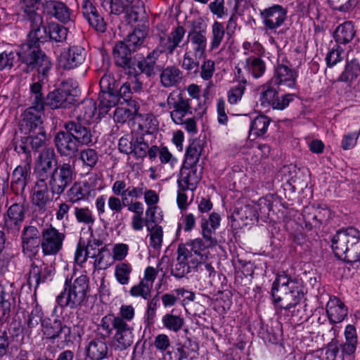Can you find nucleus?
<instances>
[{
    "label": "nucleus",
    "mask_w": 360,
    "mask_h": 360,
    "mask_svg": "<svg viewBox=\"0 0 360 360\" xmlns=\"http://www.w3.org/2000/svg\"><path fill=\"white\" fill-rule=\"evenodd\" d=\"M135 309L131 305L123 304L120 307L117 316L108 314L103 316L99 327L109 336L112 330L115 331L113 341L116 347L120 350L130 347L134 341V324Z\"/></svg>",
    "instance_id": "1"
},
{
    "label": "nucleus",
    "mask_w": 360,
    "mask_h": 360,
    "mask_svg": "<svg viewBox=\"0 0 360 360\" xmlns=\"http://www.w3.org/2000/svg\"><path fill=\"white\" fill-rule=\"evenodd\" d=\"M174 310L171 313L165 314L162 317V323L163 326L174 333L179 332L184 324V319L180 315L174 314Z\"/></svg>",
    "instance_id": "52"
},
{
    "label": "nucleus",
    "mask_w": 360,
    "mask_h": 360,
    "mask_svg": "<svg viewBox=\"0 0 360 360\" xmlns=\"http://www.w3.org/2000/svg\"><path fill=\"white\" fill-rule=\"evenodd\" d=\"M258 217L257 205H245L238 208L233 214L235 221H241L245 225L257 221Z\"/></svg>",
    "instance_id": "41"
},
{
    "label": "nucleus",
    "mask_w": 360,
    "mask_h": 360,
    "mask_svg": "<svg viewBox=\"0 0 360 360\" xmlns=\"http://www.w3.org/2000/svg\"><path fill=\"white\" fill-rule=\"evenodd\" d=\"M191 101L181 94L174 96L170 94L167 99L170 117L173 122L178 125H184V129L189 133H196V122Z\"/></svg>",
    "instance_id": "6"
},
{
    "label": "nucleus",
    "mask_w": 360,
    "mask_h": 360,
    "mask_svg": "<svg viewBox=\"0 0 360 360\" xmlns=\"http://www.w3.org/2000/svg\"><path fill=\"white\" fill-rule=\"evenodd\" d=\"M79 159L82 161L84 166L92 169L98 162V155L96 150L86 148L80 152Z\"/></svg>",
    "instance_id": "63"
},
{
    "label": "nucleus",
    "mask_w": 360,
    "mask_h": 360,
    "mask_svg": "<svg viewBox=\"0 0 360 360\" xmlns=\"http://www.w3.org/2000/svg\"><path fill=\"white\" fill-rule=\"evenodd\" d=\"M217 244H210L203 238H198L187 242L184 246H186L190 251L200 259L204 260L207 257L208 248L215 246Z\"/></svg>",
    "instance_id": "45"
},
{
    "label": "nucleus",
    "mask_w": 360,
    "mask_h": 360,
    "mask_svg": "<svg viewBox=\"0 0 360 360\" xmlns=\"http://www.w3.org/2000/svg\"><path fill=\"white\" fill-rule=\"evenodd\" d=\"M44 13L55 17L63 23L73 20L72 11L63 2L55 0L46 1L43 4Z\"/></svg>",
    "instance_id": "24"
},
{
    "label": "nucleus",
    "mask_w": 360,
    "mask_h": 360,
    "mask_svg": "<svg viewBox=\"0 0 360 360\" xmlns=\"http://www.w3.org/2000/svg\"><path fill=\"white\" fill-rule=\"evenodd\" d=\"M207 44L206 31L194 30L188 32L181 63L184 70L189 73H198L199 60L205 56Z\"/></svg>",
    "instance_id": "5"
},
{
    "label": "nucleus",
    "mask_w": 360,
    "mask_h": 360,
    "mask_svg": "<svg viewBox=\"0 0 360 360\" xmlns=\"http://www.w3.org/2000/svg\"><path fill=\"white\" fill-rule=\"evenodd\" d=\"M41 250L44 256L56 255L63 249L65 234L52 225L44 228L41 232Z\"/></svg>",
    "instance_id": "10"
},
{
    "label": "nucleus",
    "mask_w": 360,
    "mask_h": 360,
    "mask_svg": "<svg viewBox=\"0 0 360 360\" xmlns=\"http://www.w3.org/2000/svg\"><path fill=\"white\" fill-rule=\"evenodd\" d=\"M176 349L179 356L178 360L193 359L194 358L197 352L198 346L195 343H192L190 340H188L182 345H177Z\"/></svg>",
    "instance_id": "61"
},
{
    "label": "nucleus",
    "mask_w": 360,
    "mask_h": 360,
    "mask_svg": "<svg viewBox=\"0 0 360 360\" xmlns=\"http://www.w3.org/2000/svg\"><path fill=\"white\" fill-rule=\"evenodd\" d=\"M45 32H48L50 39L56 42H63L65 41L68 34L67 29L58 24L49 25Z\"/></svg>",
    "instance_id": "62"
},
{
    "label": "nucleus",
    "mask_w": 360,
    "mask_h": 360,
    "mask_svg": "<svg viewBox=\"0 0 360 360\" xmlns=\"http://www.w3.org/2000/svg\"><path fill=\"white\" fill-rule=\"evenodd\" d=\"M11 293L6 291L5 289L0 290V321H6L10 316L11 303L10 299L14 301L13 297L12 285L10 286Z\"/></svg>",
    "instance_id": "53"
},
{
    "label": "nucleus",
    "mask_w": 360,
    "mask_h": 360,
    "mask_svg": "<svg viewBox=\"0 0 360 360\" xmlns=\"http://www.w3.org/2000/svg\"><path fill=\"white\" fill-rule=\"evenodd\" d=\"M99 101L101 110L104 112H107L110 108L114 107L120 102V98L117 92L114 91H105L101 93Z\"/></svg>",
    "instance_id": "58"
},
{
    "label": "nucleus",
    "mask_w": 360,
    "mask_h": 360,
    "mask_svg": "<svg viewBox=\"0 0 360 360\" xmlns=\"http://www.w3.org/2000/svg\"><path fill=\"white\" fill-rule=\"evenodd\" d=\"M27 207L24 203L11 205L4 218L6 229L13 234H17L26 217Z\"/></svg>",
    "instance_id": "17"
},
{
    "label": "nucleus",
    "mask_w": 360,
    "mask_h": 360,
    "mask_svg": "<svg viewBox=\"0 0 360 360\" xmlns=\"http://www.w3.org/2000/svg\"><path fill=\"white\" fill-rule=\"evenodd\" d=\"M82 12L89 24L96 31L101 32L105 31L106 24L104 19L91 1L89 0L82 1Z\"/></svg>",
    "instance_id": "25"
},
{
    "label": "nucleus",
    "mask_w": 360,
    "mask_h": 360,
    "mask_svg": "<svg viewBox=\"0 0 360 360\" xmlns=\"http://www.w3.org/2000/svg\"><path fill=\"white\" fill-rule=\"evenodd\" d=\"M55 143L58 151L62 155L70 156L78 150V143L68 131H59L55 136Z\"/></svg>",
    "instance_id": "32"
},
{
    "label": "nucleus",
    "mask_w": 360,
    "mask_h": 360,
    "mask_svg": "<svg viewBox=\"0 0 360 360\" xmlns=\"http://www.w3.org/2000/svg\"><path fill=\"white\" fill-rule=\"evenodd\" d=\"M94 266L96 269H107L114 264L111 252L106 248H102L98 250L94 257Z\"/></svg>",
    "instance_id": "54"
},
{
    "label": "nucleus",
    "mask_w": 360,
    "mask_h": 360,
    "mask_svg": "<svg viewBox=\"0 0 360 360\" xmlns=\"http://www.w3.org/2000/svg\"><path fill=\"white\" fill-rule=\"evenodd\" d=\"M146 33L141 30H135L129 34L124 41L125 45L133 51L141 47L145 40Z\"/></svg>",
    "instance_id": "60"
},
{
    "label": "nucleus",
    "mask_w": 360,
    "mask_h": 360,
    "mask_svg": "<svg viewBox=\"0 0 360 360\" xmlns=\"http://www.w3.org/2000/svg\"><path fill=\"white\" fill-rule=\"evenodd\" d=\"M20 240L22 254L30 259L35 258L41 248V236L37 227L32 225L24 226Z\"/></svg>",
    "instance_id": "11"
},
{
    "label": "nucleus",
    "mask_w": 360,
    "mask_h": 360,
    "mask_svg": "<svg viewBox=\"0 0 360 360\" xmlns=\"http://www.w3.org/2000/svg\"><path fill=\"white\" fill-rule=\"evenodd\" d=\"M30 162H26L24 166H18L13 172L11 186L16 192L23 191L30 176Z\"/></svg>",
    "instance_id": "37"
},
{
    "label": "nucleus",
    "mask_w": 360,
    "mask_h": 360,
    "mask_svg": "<svg viewBox=\"0 0 360 360\" xmlns=\"http://www.w3.org/2000/svg\"><path fill=\"white\" fill-rule=\"evenodd\" d=\"M135 124L137 126L141 136H143L154 133L158 129V121L153 114H139L136 117Z\"/></svg>",
    "instance_id": "38"
},
{
    "label": "nucleus",
    "mask_w": 360,
    "mask_h": 360,
    "mask_svg": "<svg viewBox=\"0 0 360 360\" xmlns=\"http://www.w3.org/2000/svg\"><path fill=\"white\" fill-rule=\"evenodd\" d=\"M44 106L32 105L27 108L22 114L20 122L21 129L27 134V131H33L44 129L41 117L44 115Z\"/></svg>",
    "instance_id": "19"
},
{
    "label": "nucleus",
    "mask_w": 360,
    "mask_h": 360,
    "mask_svg": "<svg viewBox=\"0 0 360 360\" xmlns=\"http://www.w3.org/2000/svg\"><path fill=\"white\" fill-rule=\"evenodd\" d=\"M202 147L200 142H193L186 148V163L191 166H195L202 154Z\"/></svg>",
    "instance_id": "59"
},
{
    "label": "nucleus",
    "mask_w": 360,
    "mask_h": 360,
    "mask_svg": "<svg viewBox=\"0 0 360 360\" xmlns=\"http://www.w3.org/2000/svg\"><path fill=\"white\" fill-rule=\"evenodd\" d=\"M88 288L89 279L86 275H80L73 282L67 278L63 291L56 297V302L61 307L76 308L84 301Z\"/></svg>",
    "instance_id": "7"
},
{
    "label": "nucleus",
    "mask_w": 360,
    "mask_h": 360,
    "mask_svg": "<svg viewBox=\"0 0 360 360\" xmlns=\"http://www.w3.org/2000/svg\"><path fill=\"white\" fill-rule=\"evenodd\" d=\"M132 265L128 262H118L115 266L114 276L118 283L126 285L129 283Z\"/></svg>",
    "instance_id": "50"
},
{
    "label": "nucleus",
    "mask_w": 360,
    "mask_h": 360,
    "mask_svg": "<svg viewBox=\"0 0 360 360\" xmlns=\"http://www.w3.org/2000/svg\"><path fill=\"white\" fill-rule=\"evenodd\" d=\"M271 84V82L263 86L259 96L261 105L264 107H271L274 110H284L294 100L295 94H286L279 96L277 90Z\"/></svg>",
    "instance_id": "13"
},
{
    "label": "nucleus",
    "mask_w": 360,
    "mask_h": 360,
    "mask_svg": "<svg viewBox=\"0 0 360 360\" xmlns=\"http://www.w3.org/2000/svg\"><path fill=\"white\" fill-rule=\"evenodd\" d=\"M145 186L143 182L135 185L127 182L125 179H117L113 182L111 190L112 192H115L129 202L141 199L144 195Z\"/></svg>",
    "instance_id": "16"
},
{
    "label": "nucleus",
    "mask_w": 360,
    "mask_h": 360,
    "mask_svg": "<svg viewBox=\"0 0 360 360\" xmlns=\"http://www.w3.org/2000/svg\"><path fill=\"white\" fill-rule=\"evenodd\" d=\"M96 176H92L87 180L76 182L68 191L67 196L72 204L94 198L97 193Z\"/></svg>",
    "instance_id": "12"
},
{
    "label": "nucleus",
    "mask_w": 360,
    "mask_h": 360,
    "mask_svg": "<svg viewBox=\"0 0 360 360\" xmlns=\"http://www.w3.org/2000/svg\"><path fill=\"white\" fill-rule=\"evenodd\" d=\"M83 124L82 122L70 121L65 124V128L78 144L89 145L92 143V134L91 130Z\"/></svg>",
    "instance_id": "29"
},
{
    "label": "nucleus",
    "mask_w": 360,
    "mask_h": 360,
    "mask_svg": "<svg viewBox=\"0 0 360 360\" xmlns=\"http://www.w3.org/2000/svg\"><path fill=\"white\" fill-rule=\"evenodd\" d=\"M327 316L330 323L342 322L347 316V308L338 297H330L326 307Z\"/></svg>",
    "instance_id": "30"
},
{
    "label": "nucleus",
    "mask_w": 360,
    "mask_h": 360,
    "mask_svg": "<svg viewBox=\"0 0 360 360\" xmlns=\"http://www.w3.org/2000/svg\"><path fill=\"white\" fill-rule=\"evenodd\" d=\"M298 285L300 284L297 281L291 279L285 273L279 274L272 284L271 295H274V292L276 294L288 289H293L295 287H297Z\"/></svg>",
    "instance_id": "51"
},
{
    "label": "nucleus",
    "mask_w": 360,
    "mask_h": 360,
    "mask_svg": "<svg viewBox=\"0 0 360 360\" xmlns=\"http://www.w3.org/2000/svg\"><path fill=\"white\" fill-rule=\"evenodd\" d=\"M27 133L29 136L21 139L20 143L15 146V150L25 155L26 162H31L32 151H37L41 148L45 144L47 136L44 129Z\"/></svg>",
    "instance_id": "14"
},
{
    "label": "nucleus",
    "mask_w": 360,
    "mask_h": 360,
    "mask_svg": "<svg viewBox=\"0 0 360 360\" xmlns=\"http://www.w3.org/2000/svg\"><path fill=\"white\" fill-rule=\"evenodd\" d=\"M236 78L238 83L233 85L227 92L228 102L231 105L236 104L241 100L247 84V79L242 74L241 69L238 68H236Z\"/></svg>",
    "instance_id": "34"
},
{
    "label": "nucleus",
    "mask_w": 360,
    "mask_h": 360,
    "mask_svg": "<svg viewBox=\"0 0 360 360\" xmlns=\"http://www.w3.org/2000/svg\"><path fill=\"white\" fill-rule=\"evenodd\" d=\"M39 32L40 30L37 28L29 33L27 43L22 44L20 52H18V59L27 66V72L37 68L39 74L46 76L52 68V63L39 49L41 42L38 37Z\"/></svg>",
    "instance_id": "3"
},
{
    "label": "nucleus",
    "mask_w": 360,
    "mask_h": 360,
    "mask_svg": "<svg viewBox=\"0 0 360 360\" xmlns=\"http://www.w3.org/2000/svg\"><path fill=\"white\" fill-rule=\"evenodd\" d=\"M159 306V298L158 296H155L147 302L144 314V323L146 326L150 327L154 325L156 320V311Z\"/></svg>",
    "instance_id": "57"
},
{
    "label": "nucleus",
    "mask_w": 360,
    "mask_h": 360,
    "mask_svg": "<svg viewBox=\"0 0 360 360\" xmlns=\"http://www.w3.org/2000/svg\"><path fill=\"white\" fill-rule=\"evenodd\" d=\"M200 260L186 246L180 245L177 250L176 262L171 269V274L176 278H181L186 274L195 273L200 266Z\"/></svg>",
    "instance_id": "8"
},
{
    "label": "nucleus",
    "mask_w": 360,
    "mask_h": 360,
    "mask_svg": "<svg viewBox=\"0 0 360 360\" xmlns=\"http://www.w3.org/2000/svg\"><path fill=\"white\" fill-rule=\"evenodd\" d=\"M160 79L161 84L165 88L176 86L183 79V72L176 66H167L161 72Z\"/></svg>",
    "instance_id": "36"
},
{
    "label": "nucleus",
    "mask_w": 360,
    "mask_h": 360,
    "mask_svg": "<svg viewBox=\"0 0 360 360\" xmlns=\"http://www.w3.org/2000/svg\"><path fill=\"white\" fill-rule=\"evenodd\" d=\"M96 110L95 101L93 99H86L76 106L75 115L77 121L86 124L89 123L94 118Z\"/></svg>",
    "instance_id": "35"
},
{
    "label": "nucleus",
    "mask_w": 360,
    "mask_h": 360,
    "mask_svg": "<svg viewBox=\"0 0 360 360\" xmlns=\"http://www.w3.org/2000/svg\"><path fill=\"white\" fill-rule=\"evenodd\" d=\"M49 184L44 181H37L33 189L32 202L39 210H45L46 205L52 200Z\"/></svg>",
    "instance_id": "31"
},
{
    "label": "nucleus",
    "mask_w": 360,
    "mask_h": 360,
    "mask_svg": "<svg viewBox=\"0 0 360 360\" xmlns=\"http://www.w3.org/2000/svg\"><path fill=\"white\" fill-rule=\"evenodd\" d=\"M74 179V168L70 163L56 166L49 176V188L52 195H60Z\"/></svg>",
    "instance_id": "9"
},
{
    "label": "nucleus",
    "mask_w": 360,
    "mask_h": 360,
    "mask_svg": "<svg viewBox=\"0 0 360 360\" xmlns=\"http://www.w3.org/2000/svg\"><path fill=\"white\" fill-rule=\"evenodd\" d=\"M41 330L45 338L49 340L58 338L63 333L65 338L69 337L71 333L70 328L57 318L54 319L44 318L41 321Z\"/></svg>",
    "instance_id": "23"
},
{
    "label": "nucleus",
    "mask_w": 360,
    "mask_h": 360,
    "mask_svg": "<svg viewBox=\"0 0 360 360\" xmlns=\"http://www.w3.org/2000/svg\"><path fill=\"white\" fill-rule=\"evenodd\" d=\"M225 30L221 22L215 21L212 25V36L210 43L211 50L217 49L224 37Z\"/></svg>",
    "instance_id": "56"
},
{
    "label": "nucleus",
    "mask_w": 360,
    "mask_h": 360,
    "mask_svg": "<svg viewBox=\"0 0 360 360\" xmlns=\"http://www.w3.org/2000/svg\"><path fill=\"white\" fill-rule=\"evenodd\" d=\"M274 302L281 308L290 309L297 305L304 297L300 285L272 295Z\"/></svg>",
    "instance_id": "21"
},
{
    "label": "nucleus",
    "mask_w": 360,
    "mask_h": 360,
    "mask_svg": "<svg viewBox=\"0 0 360 360\" xmlns=\"http://www.w3.org/2000/svg\"><path fill=\"white\" fill-rule=\"evenodd\" d=\"M133 52L123 41L117 42L113 49L115 62L118 66H126L131 60V54Z\"/></svg>",
    "instance_id": "49"
},
{
    "label": "nucleus",
    "mask_w": 360,
    "mask_h": 360,
    "mask_svg": "<svg viewBox=\"0 0 360 360\" xmlns=\"http://www.w3.org/2000/svg\"><path fill=\"white\" fill-rule=\"evenodd\" d=\"M91 242L97 246H100L103 244V240L94 238V236L91 232L90 239L86 245L84 243H82L81 241L77 244L75 253V261L77 264L82 265L86 261L88 257L91 258L94 257L95 253L91 255L89 251V248L91 246Z\"/></svg>",
    "instance_id": "43"
},
{
    "label": "nucleus",
    "mask_w": 360,
    "mask_h": 360,
    "mask_svg": "<svg viewBox=\"0 0 360 360\" xmlns=\"http://www.w3.org/2000/svg\"><path fill=\"white\" fill-rule=\"evenodd\" d=\"M345 354L340 352L338 340H332L326 347L325 360H344Z\"/></svg>",
    "instance_id": "64"
},
{
    "label": "nucleus",
    "mask_w": 360,
    "mask_h": 360,
    "mask_svg": "<svg viewBox=\"0 0 360 360\" xmlns=\"http://www.w3.org/2000/svg\"><path fill=\"white\" fill-rule=\"evenodd\" d=\"M200 178L201 176L197 172L195 166H184L181 169L180 175L177 179L178 187L182 189L194 191Z\"/></svg>",
    "instance_id": "33"
},
{
    "label": "nucleus",
    "mask_w": 360,
    "mask_h": 360,
    "mask_svg": "<svg viewBox=\"0 0 360 360\" xmlns=\"http://www.w3.org/2000/svg\"><path fill=\"white\" fill-rule=\"evenodd\" d=\"M244 69L255 79H259L266 72V63L261 56L245 58Z\"/></svg>",
    "instance_id": "40"
},
{
    "label": "nucleus",
    "mask_w": 360,
    "mask_h": 360,
    "mask_svg": "<svg viewBox=\"0 0 360 360\" xmlns=\"http://www.w3.org/2000/svg\"><path fill=\"white\" fill-rule=\"evenodd\" d=\"M271 122L270 119L264 115H259L254 118L250 126L249 137L255 139L266 134Z\"/></svg>",
    "instance_id": "46"
},
{
    "label": "nucleus",
    "mask_w": 360,
    "mask_h": 360,
    "mask_svg": "<svg viewBox=\"0 0 360 360\" xmlns=\"http://www.w3.org/2000/svg\"><path fill=\"white\" fill-rule=\"evenodd\" d=\"M356 30L352 21H345L339 25L334 32V39L338 44H346L354 37Z\"/></svg>",
    "instance_id": "42"
},
{
    "label": "nucleus",
    "mask_w": 360,
    "mask_h": 360,
    "mask_svg": "<svg viewBox=\"0 0 360 360\" xmlns=\"http://www.w3.org/2000/svg\"><path fill=\"white\" fill-rule=\"evenodd\" d=\"M185 34L186 29L178 25L173 27L168 34L160 37L157 46L145 58L139 61L137 67L139 71L150 76L160 55L172 56L177 47L181 46V44L184 45Z\"/></svg>",
    "instance_id": "2"
},
{
    "label": "nucleus",
    "mask_w": 360,
    "mask_h": 360,
    "mask_svg": "<svg viewBox=\"0 0 360 360\" xmlns=\"http://www.w3.org/2000/svg\"><path fill=\"white\" fill-rule=\"evenodd\" d=\"M133 2L134 0H104L102 6L105 10L108 6L112 14L120 15L125 13L130 20L136 21L138 12L135 8L138 6L134 5Z\"/></svg>",
    "instance_id": "22"
},
{
    "label": "nucleus",
    "mask_w": 360,
    "mask_h": 360,
    "mask_svg": "<svg viewBox=\"0 0 360 360\" xmlns=\"http://www.w3.org/2000/svg\"><path fill=\"white\" fill-rule=\"evenodd\" d=\"M360 76V62L356 58L347 60L344 70L340 75L338 81L352 84Z\"/></svg>",
    "instance_id": "44"
},
{
    "label": "nucleus",
    "mask_w": 360,
    "mask_h": 360,
    "mask_svg": "<svg viewBox=\"0 0 360 360\" xmlns=\"http://www.w3.org/2000/svg\"><path fill=\"white\" fill-rule=\"evenodd\" d=\"M297 72L283 63H278L275 67L274 76L271 82L276 85H283L289 88L295 86Z\"/></svg>",
    "instance_id": "26"
},
{
    "label": "nucleus",
    "mask_w": 360,
    "mask_h": 360,
    "mask_svg": "<svg viewBox=\"0 0 360 360\" xmlns=\"http://www.w3.org/2000/svg\"><path fill=\"white\" fill-rule=\"evenodd\" d=\"M345 342L340 345L342 352L345 355L355 353L358 345L356 328L351 324L346 326L344 331Z\"/></svg>",
    "instance_id": "39"
},
{
    "label": "nucleus",
    "mask_w": 360,
    "mask_h": 360,
    "mask_svg": "<svg viewBox=\"0 0 360 360\" xmlns=\"http://www.w3.org/2000/svg\"><path fill=\"white\" fill-rule=\"evenodd\" d=\"M331 248L335 257L352 265L360 263V231L349 227L337 231L332 238Z\"/></svg>",
    "instance_id": "4"
},
{
    "label": "nucleus",
    "mask_w": 360,
    "mask_h": 360,
    "mask_svg": "<svg viewBox=\"0 0 360 360\" xmlns=\"http://www.w3.org/2000/svg\"><path fill=\"white\" fill-rule=\"evenodd\" d=\"M147 229L149 232V245L154 250H160L163 241V230L161 226L155 224L147 225Z\"/></svg>",
    "instance_id": "55"
},
{
    "label": "nucleus",
    "mask_w": 360,
    "mask_h": 360,
    "mask_svg": "<svg viewBox=\"0 0 360 360\" xmlns=\"http://www.w3.org/2000/svg\"><path fill=\"white\" fill-rule=\"evenodd\" d=\"M85 58V49L79 46H72L60 53L58 64L63 69L71 70L81 65Z\"/></svg>",
    "instance_id": "20"
},
{
    "label": "nucleus",
    "mask_w": 360,
    "mask_h": 360,
    "mask_svg": "<svg viewBox=\"0 0 360 360\" xmlns=\"http://www.w3.org/2000/svg\"><path fill=\"white\" fill-rule=\"evenodd\" d=\"M72 94L67 89L65 84L61 87L50 92L46 98V103L53 109L59 108H67L74 101Z\"/></svg>",
    "instance_id": "27"
},
{
    "label": "nucleus",
    "mask_w": 360,
    "mask_h": 360,
    "mask_svg": "<svg viewBox=\"0 0 360 360\" xmlns=\"http://www.w3.org/2000/svg\"><path fill=\"white\" fill-rule=\"evenodd\" d=\"M73 214L78 224L87 226L89 230L91 231V226L96 221V217L91 207L76 206L74 207Z\"/></svg>",
    "instance_id": "47"
},
{
    "label": "nucleus",
    "mask_w": 360,
    "mask_h": 360,
    "mask_svg": "<svg viewBox=\"0 0 360 360\" xmlns=\"http://www.w3.org/2000/svg\"><path fill=\"white\" fill-rule=\"evenodd\" d=\"M260 17L266 30L276 31L285 21L287 11L279 4L260 10Z\"/></svg>",
    "instance_id": "15"
},
{
    "label": "nucleus",
    "mask_w": 360,
    "mask_h": 360,
    "mask_svg": "<svg viewBox=\"0 0 360 360\" xmlns=\"http://www.w3.org/2000/svg\"><path fill=\"white\" fill-rule=\"evenodd\" d=\"M50 274L51 270L47 267L39 266L35 264H32L29 272L28 284L37 288L41 283L46 281Z\"/></svg>",
    "instance_id": "48"
},
{
    "label": "nucleus",
    "mask_w": 360,
    "mask_h": 360,
    "mask_svg": "<svg viewBox=\"0 0 360 360\" xmlns=\"http://www.w3.org/2000/svg\"><path fill=\"white\" fill-rule=\"evenodd\" d=\"M85 352L91 360H103L108 356L109 346L104 338H94L86 345Z\"/></svg>",
    "instance_id": "28"
},
{
    "label": "nucleus",
    "mask_w": 360,
    "mask_h": 360,
    "mask_svg": "<svg viewBox=\"0 0 360 360\" xmlns=\"http://www.w3.org/2000/svg\"><path fill=\"white\" fill-rule=\"evenodd\" d=\"M56 160V154L52 148H44L39 155L34 174L37 181H46L51 174L53 162Z\"/></svg>",
    "instance_id": "18"
}]
</instances>
